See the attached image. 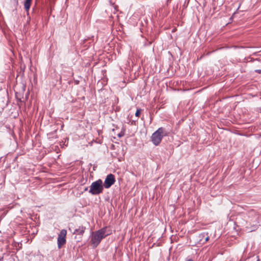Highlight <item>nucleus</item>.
<instances>
[{"label": "nucleus", "mask_w": 261, "mask_h": 261, "mask_svg": "<svg viewBox=\"0 0 261 261\" xmlns=\"http://www.w3.org/2000/svg\"><path fill=\"white\" fill-rule=\"evenodd\" d=\"M248 219L246 221L247 226L246 228L249 231H255L257 228L259 223V214L254 210H251L248 212Z\"/></svg>", "instance_id": "nucleus-1"}, {"label": "nucleus", "mask_w": 261, "mask_h": 261, "mask_svg": "<svg viewBox=\"0 0 261 261\" xmlns=\"http://www.w3.org/2000/svg\"><path fill=\"white\" fill-rule=\"evenodd\" d=\"M106 228H103L96 231L92 232L90 243L93 248H96L101 240L109 235V233L106 234Z\"/></svg>", "instance_id": "nucleus-2"}, {"label": "nucleus", "mask_w": 261, "mask_h": 261, "mask_svg": "<svg viewBox=\"0 0 261 261\" xmlns=\"http://www.w3.org/2000/svg\"><path fill=\"white\" fill-rule=\"evenodd\" d=\"M167 135L168 133L165 129L160 127L152 134L151 137V141L154 145L157 146L161 143L163 137Z\"/></svg>", "instance_id": "nucleus-3"}, {"label": "nucleus", "mask_w": 261, "mask_h": 261, "mask_svg": "<svg viewBox=\"0 0 261 261\" xmlns=\"http://www.w3.org/2000/svg\"><path fill=\"white\" fill-rule=\"evenodd\" d=\"M103 190L102 181L99 179L91 184L89 192L92 195H97L101 193Z\"/></svg>", "instance_id": "nucleus-4"}, {"label": "nucleus", "mask_w": 261, "mask_h": 261, "mask_svg": "<svg viewBox=\"0 0 261 261\" xmlns=\"http://www.w3.org/2000/svg\"><path fill=\"white\" fill-rule=\"evenodd\" d=\"M67 231L65 229H62L58 237V247L59 249L66 243V236Z\"/></svg>", "instance_id": "nucleus-5"}, {"label": "nucleus", "mask_w": 261, "mask_h": 261, "mask_svg": "<svg viewBox=\"0 0 261 261\" xmlns=\"http://www.w3.org/2000/svg\"><path fill=\"white\" fill-rule=\"evenodd\" d=\"M115 181L114 175L112 174H109L106 176L102 185L106 189H109L115 183Z\"/></svg>", "instance_id": "nucleus-6"}, {"label": "nucleus", "mask_w": 261, "mask_h": 261, "mask_svg": "<svg viewBox=\"0 0 261 261\" xmlns=\"http://www.w3.org/2000/svg\"><path fill=\"white\" fill-rule=\"evenodd\" d=\"M85 229V227L83 226H80L78 228L75 229L74 233L77 235L82 236L84 233Z\"/></svg>", "instance_id": "nucleus-7"}, {"label": "nucleus", "mask_w": 261, "mask_h": 261, "mask_svg": "<svg viewBox=\"0 0 261 261\" xmlns=\"http://www.w3.org/2000/svg\"><path fill=\"white\" fill-rule=\"evenodd\" d=\"M32 0H24V7L25 11L27 12L28 14L29 9L30 8Z\"/></svg>", "instance_id": "nucleus-8"}, {"label": "nucleus", "mask_w": 261, "mask_h": 261, "mask_svg": "<svg viewBox=\"0 0 261 261\" xmlns=\"http://www.w3.org/2000/svg\"><path fill=\"white\" fill-rule=\"evenodd\" d=\"M141 110L140 109H137L136 113H135V115L136 117H139L140 114H141Z\"/></svg>", "instance_id": "nucleus-9"}, {"label": "nucleus", "mask_w": 261, "mask_h": 261, "mask_svg": "<svg viewBox=\"0 0 261 261\" xmlns=\"http://www.w3.org/2000/svg\"><path fill=\"white\" fill-rule=\"evenodd\" d=\"M124 135V131H121L118 135V136L119 138H121L123 137Z\"/></svg>", "instance_id": "nucleus-10"}, {"label": "nucleus", "mask_w": 261, "mask_h": 261, "mask_svg": "<svg viewBox=\"0 0 261 261\" xmlns=\"http://www.w3.org/2000/svg\"><path fill=\"white\" fill-rule=\"evenodd\" d=\"M186 261H193L192 258H187Z\"/></svg>", "instance_id": "nucleus-11"}, {"label": "nucleus", "mask_w": 261, "mask_h": 261, "mask_svg": "<svg viewBox=\"0 0 261 261\" xmlns=\"http://www.w3.org/2000/svg\"><path fill=\"white\" fill-rule=\"evenodd\" d=\"M256 72H257L258 73H261V70H256Z\"/></svg>", "instance_id": "nucleus-12"}, {"label": "nucleus", "mask_w": 261, "mask_h": 261, "mask_svg": "<svg viewBox=\"0 0 261 261\" xmlns=\"http://www.w3.org/2000/svg\"><path fill=\"white\" fill-rule=\"evenodd\" d=\"M209 240V237H207L205 238V241H207Z\"/></svg>", "instance_id": "nucleus-13"}, {"label": "nucleus", "mask_w": 261, "mask_h": 261, "mask_svg": "<svg viewBox=\"0 0 261 261\" xmlns=\"http://www.w3.org/2000/svg\"><path fill=\"white\" fill-rule=\"evenodd\" d=\"M257 261H260V260H259V259L258 257L257 256Z\"/></svg>", "instance_id": "nucleus-14"}, {"label": "nucleus", "mask_w": 261, "mask_h": 261, "mask_svg": "<svg viewBox=\"0 0 261 261\" xmlns=\"http://www.w3.org/2000/svg\"><path fill=\"white\" fill-rule=\"evenodd\" d=\"M14 1H16V2H17V1H18V0H14Z\"/></svg>", "instance_id": "nucleus-15"}]
</instances>
